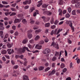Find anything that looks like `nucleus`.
<instances>
[{
    "label": "nucleus",
    "instance_id": "9",
    "mask_svg": "<svg viewBox=\"0 0 80 80\" xmlns=\"http://www.w3.org/2000/svg\"><path fill=\"white\" fill-rule=\"evenodd\" d=\"M35 8L34 7H32L29 10V12L30 13H32L33 11V10H35Z\"/></svg>",
    "mask_w": 80,
    "mask_h": 80
},
{
    "label": "nucleus",
    "instance_id": "37",
    "mask_svg": "<svg viewBox=\"0 0 80 80\" xmlns=\"http://www.w3.org/2000/svg\"><path fill=\"white\" fill-rule=\"evenodd\" d=\"M3 10L5 12H8L9 11V9L6 8H3Z\"/></svg>",
    "mask_w": 80,
    "mask_h": 80
},
{
    "label": "nucleus",
    "instance_id": "47",
    "mask_svg": "<svg viewBox=\"0 0 80 80\" xmlns=\"http://www.w3.org/2000/svg\"><path fill=\"white\" fill-rule=\"evenodd\" d=\"M55 27H56V26L55 25H53L51 27V28L52 29H54V28H55Z\"/></svg>",
    "mask_w": 80,
    "mask_h": 80
},
{
    "label": "nucleus",
    "instance_id": "12",
    "mask_svg": "<svg viewBox=\"0 0 80 80\" xmlns=\"http://www.w3.org/2000/svg\"><path fill=\"white\" fill-rule=\"evenodd\" d=\"M38 2L39 3L37 5V6L38 7H40V6L42 5V1H39Z\"/></svg>",
    "mask_w": 80,
    "mask_h": 80
},
{
    "label": "nucleus",
    "instance_id": "54",
    "mask_svg": "<svg viewBox=\"0 0 80 80\" xmlns=\"http://www.w3.org/2000/svg\"><path fill=\"white\" fill-rule=\"evenodd\" d=\"M34 23H35V21L33 20H32L30 22L31 24H33Z\"/></svg>",
    "mask_w": 80,
    "mask_h": 80
},
{
    "label": "nucleus",
    "instance_id": "22",
    "mask_svg": "<svg viewBox=\"0 0 80 80\" xmlns=\"http://www.w3.org/2000/svg\"><path fill=\"white\" fill-rule=\"evenodd\" d=\"M17 17L18 18H22L23 17V15L22 14H19L17 15Z\"/></svg>",
    "mask_w": 80,
    "mask_h": 80
},
{
    "label": "nucleus",
    "instance_id": "53",
    "mask_svg": "<svg viewBox=\"0 0 80 80\" xmlns=\"http://www.w3.org/2000/svg\"><path fill=\"white\" fill-rule=\"evenodd\" d=\"M18 65H16L14 66L13 67V68L15 69H17V68H18Z\"/></svg>",
    "mask_w": 80,
    "mask_h": 80
},
{
    "label": "nucleus",
    "instance_id": "39",
    "mask_svg": "<svg viewBox=\"0 0 80 80\" xmlns=\"http://www.w3.org/2000/svg\"><path fill=\"white\" fill-rule=\"evenodd\" d=\"M28 63V61L24 62L23 63V65L24 66H25V67H27V63Z\"/></svg>",
    "mask_w": 80,
    "mask_h": 80
},
{
    "label": "nucleus",
    "instance_id": "14",
    "mask_svg": "<svg viewBox=\"0 0 80 80\" xmlns=\"http://www.w3.org/2000/svg\"><path fill=\"white\" fill-rule=\"evenodd\" d=\"M40 38V37L39 36V35H37L36 36V37L34 38V40H35V41H37V40H39V39Z\"/></svg>",
    "mask_w": 80,
    "mask_h": 80
},
{
    "label": "nucleus",
    "instance_id": "28",
    "mask_svg": "<svg viewBox=\"0 0 80 80\" xmlns=\"http://www.w3.org/2000/svg\"><path fill=\"white\" fill-rule=\"evenodd\" d=\"M48 5L45 4H43V5H42V7H43V8H47V7H48Z\"/></svg>",
    "mask_w": 80,
    "mask_h": 80
},
{
    "label": "nucleus",
    "instance_id": "13",
    "mask_svg": "<svg viewBox=\"0 0 80 80\" xmlns=\"http://www.w3.org/2000/svg\"><path fill=\"white\" fill-rule=\"evenodd\" d=\"M75 7L76 8H80V4L78 3V2H77L75 4Z\"/></svg>",
    "mask_w": 80,
    "mask_h": 80
},
{
    "label": "nucleus",
    "instance_id": "56",
    "mask_svg": "<svg viewBox=\"0 0 80 80\" xmlns=\"http://www.w3.org/2000/svg\"><path fill=\"white\" fill-rule=\"evenodd\" d=\"M80 59H78V60H77V63H78V64H79V63H80Z\"/></svg>",
    "mask_w": 80,
    "mask_h": 80
},
{
    "label": "nucleus",
    "instance_id": "38",
    "mask_svg": "<svg viewBox=\"0 0 80 80\" xmlns=\"http://www.w3.org/2000/svg\"><path fill=\"white\" fill-rule=\"evenodd\" d=\"M70 15L68 13L66 14V18H69L70 17Z\"/></svg>",
    "mask_w": 80,
    "mask_h": 80
},
{
    "label": "nucleus",
    "instance_id": "46",
    "mask_svg": "<svg viewBox=\"0 0 80 80\" xmlns=\"http://www.w3.org/2000/svg\"><path fill=\"white\" fill-rule=\"evenodd\" d=\"M17 5V4L16 3H15L14 4H13L11 5V6L12 7H15V6Z\"/></svg>",
    "mask_w": 80,
    "mask_h": 80
},
{
    "label": "nucleus",
    "instance_id": "20",
    "mask_svg": "<svg viewBox=\"0 0 80 80\" xmlns=\"http://www.w3.org/2000/svg\"><path fill=\"white\" fill-rule=\"evenodd\" d=\"M72 13L73 15H76V11L75 10H73L72 12Z\"/></svg>",
    "mask_w": 80,
    "mask_h": 80
},
{
    "label": "nucleus",
    "instance_id": "3",
    "mask_svg": "<svg viewBox=\"0 0 80 80\" xmlns=\"http://www.w3.org/2000/svg\"><path fill=\"white\" fill-rule=\"evenodd\" d=\"M25 50H26L28 52H30V50L28 49V48L24 47L22 49V51L23 53H25Z\"/></svg>",
    "mask_w": 80,
    "mask_h": 80
},
{
    "label": "nucleus",
    "instance_id": "42",
    "mask_svg": "<svg viewBox=\"0 0 80 80\" xmlns=\"http://www.w3.org/2000/svg\"><path fill=\"white\" fill-rule=\"evenodd\" d=\"M2 4H4V5H7L8 4V2H7L5 1H2Z\"/></svg>",
    "mask_w": 80,
    "mask_h": 80
},
{
    "label": "nucleus",
    "instance_id": "18",
    "mask_svg": "<svg viewBox=\"0 0 80 80\" xmlns=\"http://www.w3.org/2000/svg\"><path fill=\"white\" fill-rule=\"evenodd\" d=\"M50 24L49 22L46 23L45 25V27H49Z\"/></svg>",
    "mask_w": 80,
    "mask_h": 80
},
{
    "label": "nucleus",
    "instance_id": "33",
    "mask_svg": "<svg viewBox=\"0 0 80 80\" xmlns=\"http://www.w3.org/2000/svg\"><path fill=\"white\" fill-rule=\"evenodd\" d=\"M29 42L30 43H34V39H32L29 41Z\"/></svg>",
    "mask_w": 80,
    "mask_h": 80
},
{
    "label": "nucleus",
    "instance_id": "41",
    "mask_svg": "<svg viewBox=\"0 0 80 80\" xmlns=\"http://www.w3.org/2000/svg\"><path fill=\"white\" fill-rule=\"evenodd\" d=\"M58 22H59L58 20H57L55 21V22H54V24L56 25H57L58 24Z\"/></svg>",
    "mask_w": 80,
    "mask_h": 80
},
{
    "label": "nucleus",
    "instance_id": "44",
    "mask_svg": "<svg viewBox=\"0 0 80 80\" xmlns=\"http://www.w3.org/2000/svg\"><path fill=\"white\" fill-rule=\"evenodd\" d=\"M50 69V67H48L45 69V71L47 72V71H48V70H49Z\"/></svg>",
    "mask_w": 80,
    "mask_h": 80
},
{
    "label": "nucleus",
    "instance_id": "62",
    "mask_svg": "<svg viewBox=\"0 0 80 80\" xmlns=\"http://www.w3.org/2000/svg\"><path fill=\"white\" fill-rule=\"evenodd\" d=\"M4 24L6 26H7L8 25V22L5 21L4 22Z\"/></svg>",
    "mask_w": 80,
    "mask_h": 80
},
{
    "label": "nucleus",
    "instance_id": "16",
    "mask_svg": "<svg viewBox=\"0 0 80 80\" xmlns=\"http://www.w3.org/2000/svg\"><path fill=\"white\" fill-rule=\"evenodd\" d=\"M28 40L27 39H24L22 41V42L23 43H24V44H25V43H27V42H28Z\"/></svg>",
    "mask_w": 80,
    "mask_h": 80
},
{
    "label": "nucleus",
    "instance_id": "51",
    "mask_svg": "<svg viewBox=\"0 0 80 80\" xmlns=\"http://www.w3.org/2000/svg\"><path fill=\"white\" fill-rule=\"evenodd\" d=\"M28 8H29V6H26L24 7V9L25 10H27V9H28Z\"/></svg>",
    "mask_w": 80,
    "mask_h": 80
},
{
    "label": "nucleus",
    "instance_id": "61",
    "mask_svg": "<svg viewBox=\"0 0 80 80\" xmlns=\"http://www.w3.org/2000/svg\"><path fill=\"white\" fill-rule=\"evenodd\" d=\"M55 63H53L52 64V67H53L54 68L55 67Z\"/></svg>",
    "mask_w": 80,
    "mask_h": 80
},
{
    "label": "nucleus",
    "instance_id": "55",
    "mask_svg": "<svg viewBox=\"0 0 80 80\" xmlns=\"http://www.w3.org/2000/svg\"><path fill=\"white\" fill-rule=\"evenodd\" d=\"M12 28L15 30L16 28V26H13L12 27Z\"/></svg>",
    "mask_w": 80,
    "mask_h": 80
},
{
    "label": "nucleus",
    "instance_id": "40",
    "mask_svg": "<svg viewBox=\"0 0 80 80\" xmlns=\"http://www.w3.org/2000/svg\"><path fill=\"white\" fill-rule=\"evenodd\" d=\"M24 57V56L23 55H19V58H20L21 59H22V60H23Z\"/></svg>",
    "mask_w": 80,
    "mask_h": 80
},
{
    "label": "nucleus",
    "instance_id": "58",
    "mask_svg": "<svg viewBox=\"0 0 80 80\" xmlns=\"http://www.w3.org/2000/svg\"><path fill=\"white\" fill-rule=\"evenodd\" d=\"M63 21H62L60 22L59 23L58 25H62V24H63Z\"/></svg>",
    "mask_w": 80,
    "mask_h": 80
},
{
    "label": "nucleus",
    "instance_id": "1",
    "mask_svg": "<svg viewBox=\"0 0 80 80\" xmlns=\"http://www.w3.org/2000/svg\"><path fill=\"white\" fill-rule=\"evenodd\" d=\"M50 52V49L48 48H46L43 52V54H47Z\"/></svg>",
    "mask_w": 80,
    "mask_h": 80
},
{
    "label": "nucleus",
    "instance_id": "6",
    "mask_svg": "<svg viewBox=\"0 0 80 80\" xmlns=\"http://www.w3.org/2000/svg\"><path fill=\"white\" fill-rule=\"evenodd\" d=\"M42 45H40L38 44H37L36 45L35 47L36 48L38 49V50H40L42 48Z\"/></svg>",
    "mask_w": 80,
    "mask_h": 80
},
{
    "label": "nucleus",
    "instance_id": "21",
    "mask_svg": "<svg viewBox=\"0 0 80 80\" xmlns=\"http://www.w3.org/2000/svg\"><path fill=\"white\" fill-rule=\"evenodd\" d=\"M2 54H6L7 53V51L5 50H3L1 51Z\"/></svg>",
    "mask_w": 80,
    "mask_h": 80
},
{
    "label": "nucleus",
    "instance_id": "64",
    "mask_svg": "<svg viewBox=\"0 0 80 80\" xmlns=\"http://www.w3.org/2000/svg\"><path fill=\"white\" fill-rule=\"evenodd\" d=\"M66 80H71V78L70 77H68L66 78Z\"/></svg>",
    "mask_w": 80,
    "mask_h": 80
},
{
    "label": "nucleus",
    "instance_id": "29",
    "mask_svg": "<svg viewBox=\"0 0 80 80\" xmlns=\"http://www.w3.org/2000/svg\"><path fill=\"white\" fill-rule=\"evenodd\" d=\"M55 56L57 57H58L59 56V52H56Z\"/></svg>",
    "mask_w": 80,
    "mask_h": 80
},
{
    "label": "nucleus",
    "instance_id": "35",
    "mask_svg": "<svg viewBox=\"0 0 80 80\" xmlns=\"http://www.w3.org/2000/svg\"><path fill=\"white\" fill-rule=\"evenodd\" d=\"M11 10L12 11V12H16V11H17V10L15 8H11Z\"/></svg>",
    "mask_w": 80,
    "mask_h": 80
},
{
    "label": "nucleus",
    "instance_id": "30",
    "mask_svg": "<svg viewBox=\"0 0 80 80\" xmlns=\"http://www.w3.org/2000/svg\"><path fill=\"white\" fill-rule=\"evenodd\" d=\"M64 67H65V64L63 63H62L61 65V68H63Z\"/></svg>",
    "mask_w": 80,
    "mask_h": 80
},
{
    "label": "nucleus",
    "instance_id": "4",
    "mask_svg": "<svg viewBox=\"0 0 80 80\" xmlns=\"http://www.w3.org/2000/svg\"><path fill=\"white\" fill-rule=\"evenodd\" d=\"M66 23L67 24H68L70 27H72V25H73V23L71 21H68L67 20L66 21Z\"/></svg>",
    "mask_w": 80,
    "mask_h": 80
},
{
    "label": "nucleus",
    "instance_id": "50",
    "mask_svg": "<svg viewBox=\"0 0 80 80\" xmlns=\"http://www.w3.org/2000/svg\"><path fill=\"white\" fill-rule=\"evenodd\" d=\"M8 37V34H6L5 36H4V38H7Z\"/></svg>",
    "mask_w": 80,
    "mask_h": 80
},
{
    "label": "nucleus",
    "instance_id": "48",
    "mask_svg": "<svg viewBox=\"0 0 80 80\" xmlns=\"http://www.w3.org/2000/svg\"><path fill=\"white\" fill-rule=\"evenodd\" d=\"M39 43L40 45H42V44H43L44 43V41L43 40L41 41Z\"/></svg>",
    "mask_w": 80,
    "mask_h": 80
},
{
    "label": "nucleus",
    "instance_id": "49",
    "mask_svg": "<svg viewBox=\"0 0 80 80\" xmlns=\"http://www.w3.org/2000/svg\"><path fill=\"white\" fill-rule=\"evenodd\" d=\"M48 65H49V63L48 62H46L45 64V66L46 67H48Z\"/></svg>",
    "mask_w": 80,
    "mask_h": 80
},
{
    "label": "nucleus",
    "instance_id": "26",
    "mask_svg": "<svg viewBox=\"0 0 80 80\" xmlns=\"http://www.w3.org/2000/svg\"><path fill=\"white\" fill-rule=\"evenodd\" d=\"M38 69L39 70H42L44 69V68L43 67L41 66L39 67Z\"/></svg>",
    "mask_w": 80,
    "mask_h": 80
},
{
    "label": "nucleus",
    "instance_id": "32",
    "mask_svg": "<svg viewBox=\"0 0 80 80\" xmlns=\"http://www.w3.org/2000/svg\"><path fill=\"white\" fill-rule=\"evenodd\" d=\"M71 28V29L72 30V32H74V31H75V28H74V27L72 26V25L71 26H70Z\"/></svg>",
    "mask_w": 80,
    "mask_h": 80
},
{
    "label": "nucleus",
    "instance_id": "11",
    "mask_svg": "<svg viewBox=\"0 0 80 80\" xmlns=\"http://www.w3.org/2000/svg\"><path fill=\"white\" fill-rule=\"evenodd\" d=\"M58 12H59V15L62 16V10H61V8H59L58 10Z\"/></svg>",
    "mask_w": 80,
    "mask_h": 80
},
{
    "label": "nucleus",
    "instance_id": "45",
    "mask_svg": "<svg viewBox=\"0 0 80 80\" xmlns=\"http://www.w3.org/2000/svg\"><path fill=\"white\" fill-rule=\"evenodd\" d=\"M48 15H51L52 13L50 11H48Z\"/></svg>",
    "mask_w": 80,
    "mask_h": 80
},
{
    "label": "nucleus",
    "instance_id": "7",
    "mask_svg": "<svg viewBox=\"0 0 80 80\" xmlns=\"http://www.w3.org/2000/svg\"><path fill=\"white\" fill-rule=\"evenodd\" d=\"M13 45V43H12L11 44L10 43L8 42L7 44V47L8 48H11L12 47V45Z\"/></svg>",
    "mask_w": 80,
    "mask_h": 80
},
{
    "label": "nucleus",
    "instance_id": "57",
    "mask_svg": "<svg viewBox=\"0 0 80 80\" xmlns=\"http://www.w3.org/2000/svg\"><path fill=\"white\" fill-rule=\"evenodd\" d=\"M65 57H67V51L65 50Z\"/></svg>",
    "mask_w": 80,
    "mask_h": 80
},
{
    "label": "nucleus",
    "instance_id": "43",
    "mask_svg": "<svg viewBox=\"0 0 80 80\" xmlns=\"http://www.w3.org/2000/svg\"><path fill=\"white\" fill-rule=\"evenodd\" d=\"M67 68H64L63 69L62 72H63V73H65L66 72H67Z\"/></svg>",
    "mask_w": 80,
    "mask_h": 80
},
{
    "label": "nucleus",
    "instance_id": "36",
    "mask_svg": "<svg viewBox=\"0 0 80 80\" xmlns=\"http://www.w3.org/2000/svg\"><path fill=\"white\" fill-rule=\"evenodd\" d=\"M15 15H16V13L15 12H12L10 15L11 17V16H15Z\"/></svg>",
    "mask_w": 80,
    "mask_h": 80
},
{
    "label": "nucleus",
    "instance_id": "17",
    "mask_svg": "<svg viewBox=\"0 0 80 80\" xmlns=\"http://www.w3.org/2000/svg\"><path fill=\"white\" fill-rule=\"evenodd\" d=\"M79 0H72V3L74 4V3H75L76 2H77L79 1Z\"/></svg>",
    "mask_w": 80,
    "mask_h": 80
},
{
    "label": "nucleus",
    "instance_id": "23",
    "mask_svg": "<svg viewBox=\"0 0 80 80\" xmlns=\"http://www.w3.org/2000/svg\"><path fill=\"white\" fill-rule=\"evenodd\" d=\"M28 0H26L25 2H23V3L24 5H27V4H28Z\"/></svg>",
    "mask_w": 80,
    "mask_h": 80
},
{
    "label": "nucleus",
    "instance_id": "59",
    "mask_svg": "<svg viewBox=\"0 0 80 80\" xmlns=\"http://www.w3.org/2000/svg\"><path fill=\"white\" fill-rule=\"evenodd\" d=\"M11 62L12 65H15V62H14L13 60H11Z\"/></svg>",
    "mask_w": 80,
    "mask_h": 80
},
{
    "label": "nucleus",
    "instance_id": "8",
    "mask_svg": "<svg viewBox=\"0 0 80 80\" xmlns=\"http://www.w3.org/2000/svg\"><path fill=\"white\" fill-rule=\"evenodd\" d=\"M23 80H29L28 77L26 75L23 76Z\"/></svg>",
    "mask_w": 80,
    "mask_h": 80
},
{
    "label": "nucleus",
    "instance_id": "10",
    "mask_svg": "<svg viewBox=\"0 0 80 80\" xmlns=\"http://www.w3.org/2000/svg\"><path fill=\"white\" fill-rule=\"evenodd\" d=\"M58 3L59 5H63V2L62 0H59Z\"/></svg>",
    "mask_w": 80,
    "mask_h": 80
},
{
    "label": "nucleus",
    "instance_id": "63",
    "mask_svg": "<svg viewBox=\"0 0 80 80\" xmlns=\"http://www.w3.org/2000/svg\"><path fill=\"white\" fill-rule=\"evenodd\" d=\"M76 12L77 13H80V10L79 9L77 10Z\"/></svg>",
    "mask_w": 80,
    "mask_h": 80
},
{
    "label": "nucleus",
    "instance_id": "60",
    "mask_svg": "<svg viewBox=\"0 0 80 80\" xmlns=\"http://www.w3.org/2000/svg\"><path fill=\"white\" fill-rule=\"evenodd\" d=\"M35 23L36 24V25H39L40 22H39L38 21H36L35 22Z\"/></svg>",
    "mask_w": 80,
    "mask_h": 80
},
{
    "label": "nucleus",
    "instance_id": "31",
    "mask_svg": "<svg viewBox=\"0 0 80 80\" xmlns=\"http://www.w3.org/2000/svg\"><path fill=\"white\" fill-rule=\"evenodd\" d=\"M40 32H41V30L38 29L37 30H36L35 32L36 33H38Z\"/></svg>",
    "mask_w": 80,
    "mask_h": 80
},
{
    "label": "nucleus",
    "instance_id": "24",
    "mask_svg": "<svg viewBox=\"0 0 80 80\" xmlns=\"http://www.w3.org/2000/svg\"><path fill=\"white\" fill-rule=\"evenodd\" d=\"M53 18H52L50 20V23L51 24H53L54 23V21Z\"/></svg>",
    "mask_w": 80,
    "mask_h": 80
},
{
    "label": "nucleus",
    "instance_id": "34",
    "mask_svg": "<svg viewBox=\"0 0 80 80\" xmlns=\"http://www.w3.org/2000/svg\"><path fill=\"white\" fill-rule=\"evenodd\" d=\"M52 61H55L56 60H57V57H53L52 58Z\"/></svg>",
    "mask_w": 80,
    "mask_h": 80
},
{
    "label": "nucleus",
    "instance_id": "52",
    "mask_svg": "<svg viewBox=\"0 0 80 80\" xmlns=\"http://www.w3.org/2000/svg\"><path fill=\"white\" fill-rule=\"evenodd\" d=\"M4 28L3 26H0V30H4Z\"/></svg>",
    "mask_w": 80,
    "mask_h": 80
},
{
    "label": "nucleus",
    "instance_id": "5",
    "mask_svg": "<svg viewBox=\"0 0 80 80\" xmlns=\"http://www.w3.org/2000/svg\"><path fill=\"white\" fill-rule=\"evenodd\" d=\"M14 23H20L21 22V19L18 18H16L14 20Z\"/></svg>",
    "mask_w": 80,
    "mask_h": 80
},
{
    "label": "nucleus",
    "instance_id": "25",
    "mask_svg": "<svg viewBox=\"0 0 80 80\" xmlns=\"http://www.w3.org/2000/svg\"><path fill=\"white\" fill-rule=\"evenodd\" d=\"M49 41V39H48V38H47V37H46V38L44 39V42H46V43H47Z\"/></svg>",
    "mask_w": 80,
    "mask_h": 80
},
{
    "label": "nucleus",
    "instance_id": "19",
    "mask_svg": "<svg viewBox=\"0 0 80 80\" xmlns=\"http://www.w3.org/2000/svg\"><path fill=\"white\" fill-rule=\"evenodd\" d=\"M22 22L24 24H26L27 23V21L26 19H24L22 21Z\"/></svg>",
    "mask_w": 80,
    "mask_h": 80
},
{
    "label": "nucleus",
    "instance_id": "2",
    "mask_svg": "<svg viewBox=\"0 0 80 80\" xmlns=\"http://www.w3.org/2000/svg\"><path fill=\"white\" fill-rule=\"evenodd\" d=\"M53 46L54 47L56 48L57 49H58V45L57 44L55 43L54 42H53L52 43L51 46Z\"/></svg>",
    "mask_w": 80,
    "mask_h": 80
},
{
    "label": "nucleus",
    "instance_id": "15",
    "mask_svg": "<svg viewBox=\"0 0 80 80\" xmlns=\"http://www.w3.org/2000/svg\"><path fill=\"white\" fill-rule=\"evenodd\" d=\"M28 36L29 38H32V34L31 33H28Z\"/></svg>",
    "mask_w": 80,
    "mask_h": 80
},
{
    "label": "nucleus",
    "instance_id": "27",
    "mask_svg": "<svg viewBox=\"0 0 80 80\" xmlns=\"http://www.w3.org/2000/svg\"><path fill=\"white\" fill-rule=\"evenodd\" d=\"M68 10L69 13H70L72 11V8L70 7H69L68 8Z\"/></svg>",
    "mask_w": 80,
    "mask_h": 80
}]
</instances>
